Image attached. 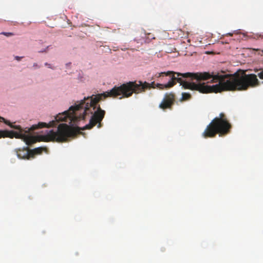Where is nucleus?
Returning a JSON list of instances; mask_svg holds the SVG:
<instances>
[{"label":"nucleus","mask_w":263,"mask_h":263,"mask_svg":"<svg viewBox=\"0 0 263 263\" xmlns=\"http://www.w3.org/2000/svg\"><path fill=\"white\" fill-rule=\"evenodd\" d=\"M232 128V125L229 122L226 115L221 112L219 117L213 119L211 123L206 126L202 133V136L205 138H213L217 134L219 136H224L228 134Z\"/></svg>","instance_id":"obj_1"},{"label":"nucleus","mask_w":263,"mask_h":263,"mask_svg":"<svg viewBox=\"0 0 263 263\" xmlns=\"http://www.w3.org/2000/svg\"><path fill=\"white\" fill-rule=\"evenodd\" d=\"M75 134L74 129L65 123L59 125L56 132L50 130V141L66 142L68 138Z\"/></svg>","instance_id":"obj_2"},{"label":"nucleus","mask_w":263,"mask_h":263,"mask_svg":"<svg viewBox=\"0 0 263 263\" xmlns=\"http://www.w3.org/2000/svg\"><path fill=\"white\" fill-rule=\"evenodd\" d=\"M257 71H259L257 73V76L255 74H253V73L252 74H248V75H253L254 76H255L256 81H255L254 82H253L252 83H251L250 84L249 82L248 83L247 82L246 83L248 84V86H247V87L246 88H245L244 89H236L234 90H232V91L246 90L248 89L249 87H256V86H258L260 85V82L258 80L257 77L258 76L260 80H263V68L260 69L259 70H258ZM228 74L229 76H231L236 74V75L239 76V77L242 76L243 75L248 76V74H246L245 72H242L241 73H235L233 74ZM262 84H263V81L262 82Z\"/></svg>","instance_id":"obj_3"},{"label":"nucleus","mask_w":263,"mask_h":263,"mask_svg":"<svg viewBox=\"0 0 263 263\" xmlns=\"http://www.w3.org/2000/svg\"><path fill=\"white\" fill-rule=\"evenodd\" d=\"M174 101L175 96L173 93H166L159 107L163 110L171 109L174 104Z\"/></svg>","instance_id":"obj_4"},{"label":"nucleus","mask_w":263,"mask_h":263,"mask_svg":"<svg viewBox=\"0 0 263 263\" xmlns=\"http://www.w3.org/2000/svg\"><path fill=\"white\" fill-rule=\"evenodd\" d=\"M17 156L21 159H29L32 157V153L31 149L28 147L24 148L22 149H19L16 151Z\"/></svg>","instance_id":"obj_5"},{"label":"nucleus","mask_w":263,"mask_h":263,"mask_svg":"<svg viewBox=\"0 0 263 263\" xmlns=\"http://www.w3.org/2000/svg\"><path fill=\"white\" fill-rule=\"evenodd\" d=\"M43 151L47 152V148L46 147H41L35 148L32 150H31V153H32V158L34 157V156L35 155L42 154Z\"/></svg>","instance_id":"obj_6"},{"label":"nucleus","mask_w":263,"mask_h":263,"mask_svg":"<svg viewBox=\"0 0 263 263\" xmlns=\"http://www.w3.org/2000/svg\"><path fill=\"white\" fill-rule=\"evenodd\" d=\"M191 98V95L186 92H183L182 93V98L181 100L183 101L187 100L190 99Z\"/></svg>","instance_id":"obj_7"},{"label":"nucleus","mask_w":263,"mask_h":263,"mask_svg":"<svg viewBox=\"0 0 263 263\" xmlns=\"http://www.w3.org/2000/svg\"><path fill=\"white\" fill-rule=\"evenodd\" d=\"M1 34H4L7 36H12L14 35V34L12 32H2Z\"/></svg>","instance_id":"obj_8"},{"label":"nucleus","mask_w":263,"mask_h":263,"mask_svg":"<svg viewBox=\"0 0 263 263\" xmlns=\"http://www.w3.org/2000/svg\"><path fill=\"white\" fill-rule=\"evenodd\" d=\"M23 58V57L16 56L15 59L17 61H20Z\"/></svg>","instance_id":"obj_9"},{"label":"nucleus","mask_w":263,"mask_h":263,"mask_svg":"<svg viewBox=\"0 0 263 263\" xmlns=\"http://www.w3.org/2000/svg\"><path fill=\"white\" fill-rule=\"evenodd\" d=\"M45 65L47 66L50 68L53 69V68L51 67V65L48 63H45Z\"/></svg>","instance_id":"obj_10"},{"label":"nucleus","mask_w":263,"mask_h":263,"mask_svg":"<svg viewBox=\"0 0 263 263\" xmlns=\"http://www.w3.org/2000/svg\"><path fill=\"white\" fill-rule=\"evenodd\" d=\"M33 66L34 68H37L40 67L39 66H38V65L36 63H34Z\"/></svg>","instance_id":"obj_11"},{"label":"nucleus","mask_w":263,"mask_h":263,"mask_svg":"<svg viewBox=\"0 0 263 263\" xmlns=\"http://www.w3.org/2000/svg\"><path fill=\"white\" fill-rule=\"evenodd\" d=\"M48 46H47V47H46V48L45 50H41V51H39V52H46V51H47V49H48Z\"/></svg>","instance_id":"obj_12"},{"label":"nucleus","mask_w":263,"mask_h":263,"mask_svg":"<svg viewBox=\"0 0 263 263\" xmlns=\"http://www.w3.org/2000/svg\"><path fill=\"white\" fill-rule=\"evenodd\" d=\"M228 35H230V36H232L233 34L231 33H228Z\"/></svg>","instance_id":"obj_13"}]
</instances>
